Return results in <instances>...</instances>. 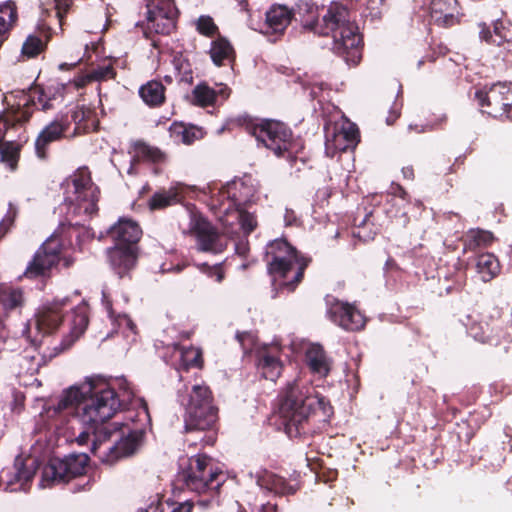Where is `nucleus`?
<instances>
[{"mask_svg": "<svg viewBox=\"0 0 512 512\" xmlns=\"http://www.w3.org/2000/svg\"><path fill=\"white\" fill-rule=\"evenodd\" d=\"M296 13L305 30L319 35H332L333 51L347 64L356 65L361 60V38L358 28L350 20L345 6L332 3L322 21L319 22V9L310 0H299Z\"/></svg>", "mask_w": 512, "mask_h": 512, "instance_id": "nucleus-1", "label": "nucleus"}, {"mask_svg": "<svg viewBox=\"0 0 512 512\" xmlns=\"http://www.w3.org/2000/svg\"><path fill=\"white\" fill-rule=\"evenodd\" d=\"M86 382L91 384L92 389L83 397L81 408H78V418L84 426L76 437L79 445L87 444L91 436L92 440L106 439L110 434L107 421L133 396L132 388L125 379L117 382L121 391L119 394L101 380L89 378Z\"/></svg>", "mask_w": 512, "mask_h": 512, "instance_id": "nucleus-2", "label": "nucleus"}, {"mask_svg": "<svg viewBox=\"0 0 512 512\" xmlns=\"http://www.w3.org/2000/svg\"><path fill=\"white\" fill-rule=\"evenodd\" d=\"M86 382L91 384L92 389L83 397L81 408H78V418L84 426L76 437L79 445L87 444L91 436L92 440L106 439L110 434L107 421L133 396L132 388L125 379L117 382L121 391L119 394L101 380L89 378Z\"/></svg>", "mask_w": 512, "mask_h": 512, "instance_id": "nucleus-3", "label": "nucleus"}, {"mask_svg": "<svg viewBox=\"0 0 512 512\" xmlns=\"http://www.w3.org/2000/svg\"><path fill=\"white\" fill-rule=\"evenodd\" d=\"M256 190L254 180L245 176L228 182L213 194L211 206L226 236L233 238L238 230L247 236L255 229L257 221L254 215L242 211L240 206L251 202Z\"/></svg>", "mask_w": 512, "mask_h": 512, "instance_id": "nucleus-4", "label": "nucleus"}, {"mask_svg": "<svg viewBox=\"0 0 512 512\" xmlns=\"http://www.w3.org/2000/svg\"><path fill=\"white\" fill-rule=\"evenodd\" d=\"M332 414V407L309 382L297 379L287 385L280 405V415L284 419L289 434L292 433L293 427L297 433H300L303 423L310 416L326 422Z\"/></svg>", "mask_w": 512, "mask_h": 512, "instance_id": "nucleus-5", "label": "nucleus"}, {"mask_svg": "<svg viewBox=\"0 0 512 512\" xmlns=\"http://www.w3.org/2000/svg\"><path fill=\"white\" fill-rule=\"evenodd\" d=\"M266 256L273 285L293 291L301 281L307 263L298 258L294 248L284 239L270 242L266 249Z\"/></svg>", "mask_w": 512, "mask_h": 512, "instance_id": "nucleus-6", "label": "nucleus"}, {"mask_svg": "<svg viewBox=\"0 0 512 512\" xmlns=\"http://www.w3.org/2000/svg\"><path fill=\"white\" fill-rule=\"evenodd\" d=\"M61 188L63 206L68 215L90 217L98 210L99 190L86 168H80L67 177Z\"/></svg>", "mask_w": 512, "mask_h": 512, "instance_id": "nucleus-7", "label": "nucleus"}, {"mask_svg": "<svg viewBox=\"0 0 512 512\" xmlns=\"http://www.w3.org/2000/svg\"><path fill=\"white\" fill-rule=\"evenodd\" d=\"M184 407L186 432L211 431L218 419V409L213 403L212 393L204 384H195L186 396H181Z\"/></svg>", "mask_w": 512, "mask_h": 512, "instance_id": "nucleus-8", "label": "nucleus"}, {"mask_svg": "<svg viewBox=\"0 0 512 512\" xmlns=\"http://www.w3.org/2000/svg\"><path fill=\"white\" fill-rule=\"evenodd\" d=\"M245 129L276 156H284L285 152L291 155L294 152L291 131L279 121L250 120Z\"/></svg>", "mask_w": 512, "mask_h": 512, "instance_id": "nucleus-9", "label": "nucleus"}, {"mask_svg": "<svg viewBox=\"0 0 512 512\" xmlns=\"http://www.w3.org/2000/svg\"><path fill=\"white\" fill-rule=\"evenodd\" d=\"M218 474L208 456L196 455L189 459L188 466L179 473V481L187 489L200 494L219 488L220 483L216 482Z\"/></svg>", "mask_w": 512, "mask_h": 512, "instance_id": "nucleus-10", "label": "nucleus"}, {"mask_svg": "<svg viewBox=\"0 0 512 512\" xmlns=\"http://www.w3.org/2000/svg\"><path fill=\"white\" fill-rule=\"evenodd\" d=\"M475 98L482 113L495 118L512 119V86L495 83L489 88L476 91Z\"/></svg>", "mask_w": 512, "mask_h": 512, "instance_id": "nucleus-11", "label": "nucleus"}, {"mask_svg": "<svg viewBox=\"0 0 512 512\" xmlns=\"http://www.w3.org/2000/svg\"><path fill=\"white\" fill-rule=\"evenodd\" d=\"M85 453L71 454L63 459L54 458L43 468L39 485L42 488L55 483L68 481L70 478L82 475L88 464Z\"/></svg>", "mask_w": 512, "mask_h": 512, "instance_id": "nucleus-12", "label": "nucleus"}, {"mask_svg": "<svg viewBox=\"0 0 512 512\" xmlns=\"http://www.w3.org/2000/svg\"><path fill=\"white\" fill-rule=\"evenodd\" d=\"M144 433L136 429L121 437L113 445H106V439L92 440V453L103 463L112 465L118 460L136 453L143 443Z\"/></svg>", "mask_w": 512, "mask_h": 512, "instance_id": "nucleus-13", "label": "nucleus"}, {"mask_svg": "<svg viewBox=\"0 0 512 512\" xmlns=\"http://www.w3.org/2000/svg\"><path fill=\"white\" fill-rule=\"evenodd\" d=\"M61 247L57 236L49 237L35 253L24 275L27 278L45 276L59 262Z\"/></svg>", "mask_w": 512, "mask_h": 512, "instance_id": "nucleus-14", "label": "nucleus"}, {"mask_svg": "<svg viewBox=\"0 0 512 512\" xmlns=\"http://www.w3.org/2000/svg\"><path fill=\"white\" fill-rule=\"evenodd\" d=\"M147 8V29L159 34L173 31L178 15L173 0H150Z\"/></svg>", "mask_w": 512, "mask_h": 512, "instance_id": "nucleus-15", "label": "nucleus"}, {"mask_svg": "<svg viewBox=\"0 0 512 512\" xmlns=\"http://www.w3.org/2000/svg\"><path fill=\"white\" fill-rule=\"evenodd\" d=\"M325 130L327 154L333 155L337 151H345L357 144L358 128L349 121L327 125Z\"/></svg>", "mask_w": 512, "mask_h": 512, "instance_id": "nucleus-16", "label": "nucleus"}, {"mask_svg": "<svg viewBox=\"0 0 512 512\" xmlns=\"http://www.w3.org/2000/svg\"><path fill=\"white\" fill-rule=\"evenodd\" d=\"M190 231L195 235L197 248L203 252L221 253L226 243L202 216L192 214L190 217Z\"/></svg>", "mask_w": 512, "mask_h": 512, "instance_id": "nucleus-17", "label": "nucleus"}, {"mask_svg": "<svg viewBox=\"0 0 512 512\" xmlns=\"http://www.w3.org/2000/svg\"><path fill=\"white\" fill-rule=\"evenodd\" d=\"M36 470V460L27 459L25 462L16 461L12 468L2 471L0 479L4 489L13 491H26L29 488Z\"/></svg>", "mask_w": 512, "mask_h": 512, "instance_id": "nucleus-18", "label": "nucleus"}, {"mask_svg": "<svg viewBox=\"0 0 512 512\" xmlns=\"http://www.w3.org/2000/svg\"><path fill=\"white\" fill-rule=\"evenodd\" d=\"M331 320L340 327L356 331L364 327L365 318L353 305L341 301H335L329 309Z\"/></svg>", "mask_w": 512, "mask_h": 512, "instance_id": "nucleus-19", "label": "nucleus"}, {"mask_svg": "<svg viewBox=\"0 0 512 512\" xmlns=\"http://www.w3.org/2000/svg\"><path fill=\"white\" fill-rule=\"evenodd\" d=\"M70 121L67 116H58L47 124L35 140V151L39 158L46 157V149L52 142L58 141L65 136L69 129Z\"/></svg>", "mask_w": 512, "mask_h": 512, "instance_id": "nucleus-20", "label": "nucleus"}, {"mask_svg": "<svg viewBox=\"0 0 512 512\" xmlns=\"http://www.w3.org/2000/svg\"><path fill=\"white\" fill-rule=\"evenodd\" d=\"M69 298L56 299L45 306L33 321L35 329L43 333H50L56 329L63 317V309L68 306Z\"/></svg>", "mask_w": 512, "mask_h": 512, "instance_id": "nucleus-21", "label": "nucleus"}, {"mask_svg": "<svg viewBox=\"0 0 512 512\" xmlns=\"http://www.w3.org/2000/svg\"><path fill=\"white\" fill-rule=\"evenodd\" d=\"M115 245L133 246L142 235L139 225L130 218H120L109 231Z\"/></svg>", "mask_w": 512, "mask_h": 512, "instance_id": "nucleus-22", "label": "nucleus"}, {"mask_svg": "<svg viewBox=\"0 0 512 512\" xmlns=\"http://www.w3.org/2000/svg\"><path fill=\"white\" fill-rule=\"evenodd\" d=\"M103 304L108 312L109 318L112 321V324L121 330L123 337L126 339V343L128 346L135 343L137 341V327L135 323L131 320V318L121 312H116L112 308V304L108 299L106 293L103 291Z\"/></svg>", "mask_w": 512, "mask_h": 512, "instance_id": "nucleus-23", "label": "nucleus"}, {"mask_svg": "<svg viewBox=\"0 0 512 512\" xmlns=\"http://www.w3.org/2000/svg\"><path fill=\"white\" fill-rule=\"evenodd\" d=\"M292 19V12L284 5H274L266 12L264 34H282Z\"/></svg>", "mask_w": 512, "mask_h": 512, "instance_id": "nucleus-24", "label": "nucleus"}, {"mask_svg": "<svg viewBox=\"0 0 512 512\" xmlns=\"http://www.w3.org/2000/svg\"><path fill=\"white\" fill-rule=\"evenodd\" d=\"M458 4L456 0H432L430 5L431 20L441 26H450L456 22Z\"/></svg>", "mask_w": 512, "mask_h": 512, "instance_id": "nucleus-25", "label": "nucleus"}, {"mask_svg": "<svg viewBox=\"0 0 512 512\" xmlns=\"http://www.w3.org/2000/svg\"><path fill=\"white\" fill-rule=\"evenodd\" d=\"M91 389V384L86 381L66 389L60 395L58 403L54 406V412L59 413L68 409H72L75 406H79V408H81L83 397L86 396L89 391H91Z\"/></svg>", "mask_w": 512, "mask_h": 512, "instance_id": "nucleus-26", "label": "nucleus"}, {"mask_svg": "<svg viewBox=\"0 0 512 512\" xmlns=\"http://www.w3.org/2000/svg\"><path fill=\"white\" fill-rule=\"evenodd\" d=\"M109 259L117 273L122 275L133 268L136 263L134 246L115 245V247L109 250Z\"/></svg>", "mask_w": 512, "mask_h": 512, "instance_id": "nucleus-27", "label": "nucleus"}, {"mask_svg": "<svg viewBox=\"0 0 512 512\" xmlns=\"http://www.w3.org/2000/svg\"><path fill=\"white\" fill-rule=\"evenodd\" d=\"M255 479L260 488L274 492L275 494H292L296 491V489L288 485L282 477L267 470L258 471L255 475Z\"/></svg>", "mask_w": 512, "mask_h": 512, "instance_id": "nucleus-28", "label": "nucleus"}, {"mask_svg": "<svg viewBox=\"0 0 512 512\" xmlns=\"http://www.w3.org/2000/svg\"><path fill=\"white\" fill-rule=\"evenodd\" d=\"M306 363L310 370L320 377L327 376L331 369V360L327 357L322 346L318 344H311L307 348Z\"/></svg>", "mask_w": 512, "mask_h": 512, "instance_id": "nucleus-29", "label": "nucleus"}, {"mask_svg": "<svg viewBox=\"0 0 512 512\" xmlns=\"http://www.w3.org/2000/svg\"><path fill=\"white\" fill-rule=\"evenodd\" d=\"M479 28L480 38L488 43L501 45L504 42L512 41V23L510 21H496L493 33L484 23L479 24Z\"/></svg>", "mask_w": 512, "mask_h": 512, "instance_id": "nucleus-30", "label": "nucleus"}, {"mask_svg": "<svg viewBox=\"0 0 512 512\" xmlns=\"http://www.w3.org/2000/svg\"><path fill=\"white\" fill-rule=\"evenodd\" d=\"M186 186L182 183L172 185L168 190L155 193L149 200V207L152 210L163 209L181 200V194Z\"/></svg>", "mask_w": 512, "mask_h": 512, "instance_id": "nucleus-31", "label": "nucleus"}, {"mask_svg": "<svg viewBox=\"0 0 512 512\" xmlns=\"http://www.w3.org/2000/svg\"><path fill=\"white\" fill-rule=\"evenodd\" d=\"M476 272L484 282L491 281L500 272V263L492 253H483L476 258Z\"/></svg>", "mask_w": 512, "mask_h": 512, "instance_id": "nucleus-32", "label": "nucleus"}, {"mask_svg": "<svg viewBox=\"0 0 512 512\" xmlns=\"http://www.w3.org/2000/svg\"><path fill=\"white\" fill-rule=\"evenodd\" d=\"M229 96V89L220 85L218 91L211 89L206 84H198L193 90V101L199 106H208L213 104L218 97L226 99Z\"/></svg>", "mask_w": 512, "mask_h": 512, "instance_id": "nucleus-33", "label": "nucleus"}, {"mask_svg": "<svg viewBox=\"0 0 512 512\" xmlns=\"http://www.w3.org/2000/svg\"><path fill=\"white\" fill-rule=\"evenodd\" d=\"M24 294L20 288L2 285L0 287V308L10 311L22 307Z\"/></svg>", "mask_w": 512, "mask_h": 512, "instance_id": "nucleus-34", "label": "nucleus"}, {"mask_svg": "<svg viewBox=\"0 0 512 512\" xmlns=\"http://www.w3.org/2000/svg\"><path fill=\"white\" fill-rule=\"evenodd\" d=\"M210 57L217 66L224 65L226 61H232L234 58V50L225 38L219 37L214 40L210 48Z\"/></svg>", "mask_w": 512, "mask_h": 512, "instance_id": "nucleus-35", "label": "nucleus"}, {"mask_svg": "<svg viewBox=\"0 0 512 512\" xmlns=\"http://www.w3.org/2000/svg\"><path fill=\"white\" fill-rule=\"evenodd\" d=\"M468 333L475 340L491 345L500 344V336L495 332V328L491 327L487 322L473 323L468 328Z\"/></svg>", "mask_w": 512, "mask_h": 512, "instance_id": "nucleus-36", "label": "nucleus"}, {"mask_svg": "<svg viewBox=\"0 0 512 512\" xmlns=\"http://www.w3.org/2000/svg\"><path fill=\"white\" fill-rule=\"evenodd\" d=\"M140 97L149 106H159L165 100V88L158 81H149L139 89Z\"/></svg>", "mask_w": 512, "mask_h": 512, "instance_id": "nucleus-37", "label": "nucleus"}, {"mask_svg": "<svg viewBox=\"0 0 512 512\" xmlns=\"http://www.w3.org/2000/svg\"><path fill=\"white\" fill-rule=\"evenodd\" d=\"M258 367L262 376L270 381H275L282 371V364L279 359L269 353L261 356Z\"/></svg>", "mask_w": 512, "mask_h": 512, "instance_id": "nucleus-38", "label": "nucleus"}, {"mask_svg": "<svg viewBox=\"0 0 512 512\" xmlns=\"http://www.w3.org/2000/svg\"><path fill=\"white\" fill-rule=\"evenodd\" d=\"M494 240L491 232L480 229H472L467 232L464 239L465 250H475L479 247H486Z\"/></svg>", "mask_w": 512, "mask_h": 512, "instance_id": "nucleus-39", "label": "nucleus"}, {"mask_svg": "<svg viewBox=\"0 0 512 512\" xmlns=\"http://www.w3.org/2000/svg\"><path fill=\"white\" fill-rule=\"evenodd\" d=\"M17 19L15 5L7 2L0 6V45L4 40V36L11 29Z\"/></svg>", "mask_w": 512, "mask_h": 512, "instance_id": "nucleus-40", "label": "nucleus"}, {"mask_svg": "<svg viewBox=\"0 0 512 512\" xmlns=\"http://www.w3.org/2000/svg\"><path fill=\"white\" fill-rule=\"evenodd\" d=\"M134 159L147 160L154 163L164 161L165 155L156 147L149 146L143 142L134 144Z\"/></svg>", "mask_w": 512, "mask_h": 512, "instance_id": "nucleus-41", "label": "nucleus"}, {"mask_svg": "<svg viewBox=\"0 0 512 512\" xmlns=\"http://www.w3.org/2000/svg\"><path fill=\"white\" fill-rule=\"evenodd\" d=\"M88 324V319L85 314V311L82 307L77 308L73 311V320H72V328H71V336L72 340L69 343L65 344L62 350L67 349L76 339H78L83 332L85 331Z\"/></svg>", "mask_w": 512, "mask_h": 512, "instance_id": "nucleus-42", "label": "nucleus"}, {"mask_svg": "<svg viewBox=\"0 0 512 512\" xmlns=\"http://www.w3.org/2000/svg\"><path fill=\"white\" fill-rule=\"evenodd\" d=\"M171 134L175 138H179L185 144H191L195 139L201 135L200 129L195 127H186L182 124H173L171 126Z\"/></svg>", "mask_w": 512, "mask_h": 512, "instance_id": "nucleus-43", "label": "nucleus"}, {"mask_svg": "<svg viewBox=\"0 0 512 512\" xmlns=\"http://www.w3.org/2000/svg\"><path fill=\"white\" fill-rule=\"evenodd\" d=\"M181 364L185 368L189 367H201L202 365V353L199 348L188 347L180 350Z\"/></svg>", "mask_w": 512, "mask_h": 512, "instance_id": "nucleus-44", "label": "nucleus"}, {"mask_svg": "<svg viewBox=\"0 0 512 512\" xmlns=\"http://www.w3.org/2000/svg\"><path fill=\"white\" fill-rule=\"evenodd\" d=\"M0 154L2 162L6 163L11 170H14L19 158V147L11 141L4 145L0 144Z\"/></svg>", "mask_w": 512, "mask_h": 512, "instance_id": "nucleus-45", "label": "nucleus"}, {"mask_svg": "<svg viewBox=\"0 0 512 512\" xmlns=\"http://www.w3.org/2000/svg\"><path fill=\"white\" fill-rule=\"evenodd\" d=\"M43 49V43L39 37L28 36L22 45V56L33 58L37 56Z\"/></svg>", "mask_w": 512, "mask_h": 512, "instance_id": "nucleus-46", "label": "nucleus"}, {"mask_svg": "<svg viewBox=\"0 0 512 512\" xmlns=\"http://www.w3.org/2000/svg\"><path fill=\"white\" fill-rule=\"evenodd\" d=\"M197 30L200 34L211 37L217 32V26L209 16H200L196 22Z\"/></svg>", "mask_w": 512, "mask_h": 512, "instance_id": "nucleus-47", "label": "nucleus"}, {"mask_svg": "<svg viewBox=\"0 0 512 512\" xmlns=\"http://www.w3.org/2000/svg\"><path fill=\"white\" fill-rule=\"evenodd\" d=\"M93 81H104L108 79H112L115 76V71L113 67L109 65L99 66L90 72Z\"/></svg>", "mask_w": 512, "mask_h": 512, "instance_id": "nucleus-48", "label": "nucleus"}, {"mask_svg": "<svg viewBox=\"0 0 512 512\" xmlns=\"http://www.w3.org/2000/svg\"><path fill=\"white\" fill-rule=\"evenodd\" d=\"M68 0H55L56 15L61 20L64 13L69 9Z\"/></svg>", "mask_w": 512, "mask_h": 512, "instance_id": "nucleus-49", "label": "nucleus"}, {"mask_svg": "<svg viewBox=\"0 0 512 512\" xmlns=\"http://www.w3.org/2000/svg\"><path fill=\"white\" fill-rule=\"evenodd\" d=\"M92 81H93V79L91 77V74L88 73V74H85V75L77 76L76 78H74L73 83H74L76 88H83L88 83H90Z\"/></svg>", "mask_w": 512, "mask_h": 512, "instance_id": "nucleus-50", "label": "nucleus"}, {"mask_svg": "<svg viewBox=\"0 0 512 512\" xmlns=\"http://www.w3.org/2000/svg\"><path fill=\"white\" fill-rule=\"evenodd\" d=\"M87 114H90L89 110H84V108H78L73 112L72 118L74 122L80 123L86 118Z\"/></svg>", "mask_w": 512, "mask_h": 512, "instance_id": "nucleus-51", "label": "nucleus"}, {"mask_svg": "<svg viewBox=\"0 0 512 512\" xmlns=\"http://www.w3.org/2000/svg\"><path fill=\"white\" fill-rule=\"evenodd\" d=\"M192 504L190 502H183L173 507L171 512H191Z\"/></svg>", "mask_w": 512, "mask_h": 512, "instance_id": "nucleus-52", "label": "nucleus"}, {"mask_svg": "<svg viewBox=\"0 0 512 512\" xmlns=\"http://www.w3.org/2000/svg\"><path fill=\"white\" fill-rule=\"evenodd\" d=\"M235 250L239 255L244 256L248 251V245L244 241H239L235 244Z\"/></svg>", "mask_w": 512, "mask_h": 512, "instance_id": "nucleus-53", "label": "nucleus"}, {"mask_svg": "<svg viewBox=\"0 0 512 512\" xmlns=\"http://www.w3.org/2000/svg\"><path fill=\"white\" fill-rule=\"evenodd\" d=\"M13 219L11 217L4 218L0 223V231L3 230V233H5L8 228L12 225Z\"/></svg>", "mask_w": 512, "mask_h": 512, "instance_id": "nucleus-54", "label": "nucleus"}, {"mask_svg": "<svg viewBox=\"0 0 512 512\" xmlns=\"http://www.w3.org/2000/svg\"><path fill=\"white\" fill-rule=\"evenodd\" d=\"M402 171H403V174H404L405 178H408V179L413 178V170H412V168L406 167V168H403Z\"/></svg>", "mask_w": 512, "mask_h": 512, "instance_id": "nucleus-55", "label": "nucleus"}, {"mask_svg": "<svg viewBox=\"0 0 512 512\" xmlns=\"http://www.w3.org/2000/svg\"><path fill=\"white\" fill-rule=\"evenodd\" d=\"M409 130H415L417 133H421L425 131L423 125H409Z\"/></svg>", "mask_w": 512, "mask_h": 512, "instance_id": "nucleus-56", "label": "nucleus"}, {"mask_svg": "<svg viewBox=\"0 0 512 512\" xmlns=\"http://www.w3.org/2000/svg\"><path fill=\"white\" fill-rule=\"evenodd\" d=\"M206 444H213L215 441L214 435L210 434L206 438L202 439Z\"/></svg>", "mask_w": 512, "mask_h": 512, "instance_id": "nucleus-57", "label": "nucleus"}, {"mask_svg": "<svg viewBox=\"0 0 512 512\" xmlns=\"http://www.w3.org/2000/svg\"><path fill=\"white\" fill-rule=\"evenodd\" d=\"M50 108H51V105H50V103H49V102H47V101H46V102H44V103L42 104V110H44V111H45V110H48V109H50Z\"/></svg>", "mask_w": 512, "mask_h": 512, "instance_id": "nucleus-58", "label": "nucleus"}, {"mask_svg": "<svg viewBox=\"0 0 512 512\" xmlns=\"http://www.w3.org/2000/svg\"><path fill=\"white\" fill-rule=\"evenodd\" d=\"M223 277H224V276H223V273H222V272L218 271V272L216 273V280H217L218 282L222 281Z\"/></svg>", "mask_w": 512, "mask_h": 512, "instance_id": "nucleus-59", "label": "nucleus"}, {"mask_svg": "<svg viewBox=\"0 0 512 512\" xmlns=\"http://www.w3.org/2000/svg\"><path fill=\"white\" fill-rule=\"evenodd\" d=\"M198 504H199V505H201V506H203V507H206V506H208L209 501H208V500H200V501L198 502Z\"/></svg>", "mask_w": 512, "mask_h": 512, "instance_id": "nucleus-60", "label": "nucleus"}, {"mask_svg": "<svg viewBox=\"0 0 512 512\" xmlns=\"http://www.w3.org/2000/svg\"><path fill=\"white\" fill-rule=\"evenodd\" d=\"M141 402H142V410L145 413V415L148 416V411H147L146 403H144L143 401H141Z\"/></svg>", "mask_w": 512, "mask_h": 512, "instance_id": "nucleus-61", "label": "nucleus"}, {"mask_svg": "<svg viewBox=\"0 0 512 512\" xmlns=\"http://www.w3.org/2000/svg\"><path fill=\"white\" fill-rule=\"evenodd\" d=\"M396 117H397V115H395L393 119H391L390 117H388V118H387V123H388V124H392V123H393V121L396 119Z\"/></svg>", "mask_w": 512, "mask_h": 512, "instance_id": "nucleus-62", "label": "nucleus"}, {"mask_svg": "<svg viewBox=\"0 0 512 512\" xmlns=\"http://www.w3.org/2000/svg\"><path fill=\"white\" fill-rule=\"evenodd\" d=\"M67 66H68V64H67V63H62V64H60L59 68H60L61 70H64Z\"/></svg>", "mask_w": 512, "mask_h": 512, "instance_id": "nucleus-63", "label": "nucleus"}, {"mask_svg": "<svg viewBox=\"0 0 512 512\" xmlns=\"http://www.w3.org/2000/svg\"><path fill=\"white\" fill-rule=\"evenodd\" d=\"M243 336H244V334H243V335H242V334H237V338H238V340H239L240 342H242V341H243Z\"/></svg>", "mask_w": 512, "mask_h": 512, "instance_id": "nucleus-64", "label": "nucleus"}]
</instances>
